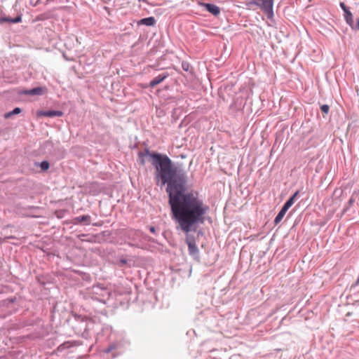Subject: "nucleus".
<instances>
[{
	"instance_id": "nucleus-1",
	"label": "nucleus",
	"mask_w": 359,
	"mask_h": 359,
	"mask_svg": "<svg viewBox=\"0 0 359 359\" xmlns=\"http://www.w3.org/2000/svg\"><path fill=\"white\" fill-rule=\"evenodd\" d=\"M150 157L155 168L154 180L158 186L167 184L168 203L170 205L172 217L178 227L186 233L196 231L204 224L210 210L209 206L199 196L196 191H186L184 186L187 182L185 172L174 166L170 158L158 153H151L149 149L140 152L139 156Z\"/></svg>"
},
{
	"instance_id": "nucleus-2",
	"label": "nucleus",
	"mask_w": 359,
	"mask_h": 359,
	"mask_svg": "<svg viewBox=\"0 0 359 359\" xmlns=\"http://www.w3.org/2000/svg\"><path fill=\"white\" fill-rule=\"evenodd\" d=\"M246 5L259 7L269 19H271L273 17V0H250Z\"/></svg>"
},
{
	"instance_id": "nucleus-3",
	"label": "nucleus",
	"mask_w": 359,
	"mask_h": 359,
	"mask_svg": "<svg viewBox=\"0 0 359 359\" xmlns=\"http://www.w3.org/2000/svg\"><path fill=\"white\" fill-rule=\"evenodd\" d=\"M91 294L92 299L101 302H105L109 299L110 296L109 292L105 288L98 285L93 287Z\"/></svg>"
},
{
	"instance_id": "nucleus-4",
	"label": "nucleus",
	"mask_w": 359,
	"mask_h": 359,
	"mask_svg": "<svg viewBox=\"0 0 359 359\" xmlns=\"http://www.w3.org/2000/svg\"><path fill=\"white\" fill-rule=\"evenodd\" d=\"M186 243L188 245L189 253L191 256H196L198 254V249L196 245L194 237L187 236Z\"/></svg>"
},
{
	"instance_id": "nucleus-5",
	"label": "nucleus",
	"mask_w": 359,
	"mask_h": 359,
	"mask_svg": "<svg viewBox=\"0 0 359 359\" xmlns=\"http://www.w3.org/2000/svg\"><path fill=\"white\" fill-rule=\"evenodd\" d=\"M201 6L204 7L207 11H208L215 16H217L220 14V8L215 4L202 3Z\"/></svg>"
},
{
	"instance_id": "nucleus-6",
	"label": "nucleus",
	"mask_w": 359,
	"mask_h": 359,
	"mask_svg": "<svg viewBox=\"0 0 359 359\" xmlns=\"http://www.w3.org/2000/svg\"><path fill=\"white\" fill-rule=\"evenodd\" d=\"M142 233L139 230H129L127 232V237L132 241L136 243L141 240Z\"/></svg>"
},
{
	"instance_id": "nucleus-7",
	"label": "nucleus",
	"mask_w": 359,
	"mask_h": 359,
	"mask_svg": "<svg viewBox=\"0 0 359 359\" xmlns=\"http://www.w3.org/2000/svg\"><path fill=\"white\" fill-rule=\"evenodd\" d=\"M39 115L46 117H60L63 115V112L62 111L58 110H47L39 112Z\"/></svg>"
},
{
	"instance_id": "nucleus-8",
	"label": "nucleus",
	"mask_w": 359,
	"mask_h": 359,
	"mask_svg": "<svg viewBox=\"0 0 359 359\" xmlns=\"http://www.w3.org/2000/svg\"><path fill=\"white\" fill-rule=\"evenodd\" d=\"M168 76L169 74L166 72L158 75L150 81L149 86L154 88L156 85L163 82L167 77H168Z\"/></svg>"
},
{
	"instance_id": "nucleus-9",
	"label": "nucleus",
	"mask_w": 359,
	"mask_h": 359,
	"mask_svg": "<svg viewBox=\"0 0 359 359\" xmlns=\"http://www.w3.org/2000/svg\"><path fill=\"white\" fill-rule=\"evenodd\" d=\"M91 217L90 215H81L74 218L73 224H84L86 225H88L90 224Z\"/></svg>"
},
{
	"instance_id": "nucleus-10",
	"label": "nucleus",
	"mask_w": 359,
	"mask_h": 359,
	"mask_svg": "<svg viewBox=\"0 0 359 359\" xmlns=\"http://www.w3.org/2000/svg\"><path fill=\"white\" fill-rule=\"evenodd\" d=\"M43 93V88L41 87L34 88L30 90H27L24 92V94L28 95H41Z\"/></svg>"
},
{
	"instance_id": "nucleus-11",
	"label": "nucleus",
	"mask_w": 359,
	"mask_h": 359,
	"mask_svg": "<svg viewBox=\"0 0 359 359\" xmlns=\"http://www.w3.org/2000/svg\"><path fill=\"white\" fill-rule=\"evenodd\" d=\"M299 194V191H297L283 205L282 207L283 208H285L286 210H288V209L294 204L297 196Z\"/></svg>"
},
{
	"instance_id": "nucleus-12",
	"label": "nucleus",
	"mask_w": 359,
	"mask_h": 359,
	"mask_svg": "<svg viewBox=\"0 0 359 359\" xmlns=\"http://www.w3.org/2000/svg\"><path fill=\"white\" fill-rule=\"evenodd\" d=\"M121 347V343L118 341H114L109 344V346L103 351L106 353H112L114 351L118 350Z\"/></svg>"
},
{
	"instance_id": "nucleus-13",
	"label": "nucleus",
	"mask_w": 359,
	"mask_h": 359,
	"mask_svg": "<svg viewBox=\"0 0 359 359\" xmlns=\"http://www.w3.org/2000/svg\"><path fill=\"white\" fill-rule=\"evenodd\" d=\"M156 23V20L154 17H148L141 19L138 24L139 25H144L147 26H153Z\"/></svg>"
},
{
	"instance_id": "nucleus-14",
	"label": "nucleus",
	"mask_w": 359,
	"mask_h": 359,
	"mask_svg": "<svg viewBox=\"0 0 359 359\" xmlns=\"http://www.w3.org/2000/svg\"><path fill=\"white\" fill-rule=\"evenodd\" d=\"M344 18L346 23L351 27L353 28V18L351 12L348 10L344 12Z\"/></svg>"
},
{
	"instance_id": "nucleus-15",
	"label": "nucleus",
	"mask_w": 359,
	"mask_h": 359,
	"mask_svg": "<svg viewBox=\"0 0 359 359\" xmlns=\"http://www.w3.org/2000/svg\"><path fill=\"white\" fill-rule=\"evenodd\" d=\"M287 210H286L285 208H281L278 214L276 215L274 219L275 224H278L280 221L283 219L284 215L287 212Z\"/></svg>"
},
{
	"instance_id": "nucleus-16",
	"label": "nucleus",
	"mask_w": 359,
	"mask_h": 359,
	"mask_svg": "<svg viewBox=\"0 0 359 359\" xmlns=\"http://www.w3.org/2000/svg\"><path fill=\"white\" fill-rule=\"evenodd\" d=\"M21 112V109L19 107H15L13 111H9L5 114V118H8L13 115L18 114Z\"/></svg>"
},
{
	"instance_id": "nucleus-17",
	"label": "nucleus",
	"mask_w": 359,
	"mask_h": 359,
	"mask_svg": "<svg viewBox=\"0 0 359 359\" xmlns=\"http://www.w3.org/2000/svg\"><path fill=\"white\" fill-rule=\"evenodd\" d=\"M182 68L185 72H189L190 69H191V65H190V64L188 62L183 61L182 62Z\"/></svg>"
},
{
	"instance_id": "nucleus-18",
	"label": "nucleus",
	"mask_w": 359,
	"mask_h": 359,
	"mask_svg": "<svg viewBox=\"0 0 359 359\" xmlns=\"http://www.w3.org/2000/svg\"><path fill=\"white\" fill-rule=\"evenodd\" d=\"M40 168L42 170H47L49 168V163L43 161L40 163Z\"/></svg>"
},
{
	"instance_id": "nucleus-19",
	"label": "nucleus",
	"mask_w": 359,
	"mask_h": 359,
	"mask_svg": "<svg viewBox=\"0 0 359 359\" xmlns=\"http://www.w3.org/2000/svg\"><path fill=\"white\" fill-rule=\"evenodd\" d=\"M321 111L327 114L329 112L330 107L327 104H323L320 107Z\"/></svg>"
},
{
	"instance_id": "nucleus-20",
	"label": "nucleus",
	"mask_w": 359,
	"mask_h": 359,
	"mask_svg": "<svg viewBox=\"0 0 359 359\" xmlns=\"http://www.w3.org/2000/svg\"><path fill=\"white\" fill-rule=\"evenodd\" d=\"M11 18L3 17L0 18V23L11 22Z\"/></svg>"
},
{
	"instance_id": "nucleus-21",
	"label": "nucleus",
	"mask_w": 359,
	"mask_h": 359,
	"mask_svg": "<svg viewBox=\"0 0 359 359\" xmlns=\"http://www.w3.org/2000/svg\"><path fill=\"white\" fill-rule=\"evenodd\" d=\"M21 21H22V18L20 15L17 16L15 18H12V20H11L12 23H18V22H20Z\"/></svg>"
},
{
	"instance_id": "nucleus-22",
	"label": "nucleus",
	"mask_w": 359,
	"mask_h": 359,
	"mask_svg": "<svg viewBox=\"0 0 359 359\" xmlns=\"http://www.w3.org/2000/svg\"><path fill=\"white\" fill-rule=\"evenodd\" d=\"M339 6H340L341 8L343 10L344 13L346 12V11L349 10V8L345 5V4L344 2H341L339 4Z\"/></svg>"
},
{
	"instance_id": "nucleus-23",
	"label": "nucleus",
	"mask_w": 359,
	"mask_h": 359,
	"mask_svg": "<svg viewBox=\"0 0 359 359\" xmlns=\"http://www.w3.org/2000/svg\"><path fill=\"white\" fill-rule=\"evenodd\" d=\"M353 29L359 30V18L358 19L357 23L355 25L353 24Z\"/></svg>"
},
{
	"instance_id": "nucleus-24",
	"label": "nucleus",
	"mask_w": 359,
	"mask_h": 359,
	"mask_svg": "<svg viewBox=\"0 0 359 359\" xmlns=\"http://www.w3.org/2000/svg\"><path fill=\"white\" fill-rule=\"evenodd\" d=\"M116 292L120 294H122L123 293H130V291L128 289H126V290L124 292H119L118 290H116Z\"/></svg>"
},
{
	"instance_id": "nucleus-25",
	"label": "nucleus",
	"mask_w": 359,
	"mask_h": 359,
	"mask_svg": "<svg viewBox=\"0 0 359 359\" xmlns=\"http://www.w3.org/2000/svg\"><path fill=\"white\" fill-rule=\"evenodd\" d=\"M149 231H150L151 233H155V231H156V229H155V227H154V226H150V228H149Z\"/></svg>"
},
{
	"instance_id": "nucleus-26",
	"label": "nucleus",
	"mask_w": 359,
	"mask_h": 359,
	"mask_svg": "<svg viewBox=\"0 0 359 359\" xmlns=\"http://www.w3.org/2000/svg\"><path fill=\"white\" fill-rule=\"evenodd\" d=\"M120 262H121V264L122 265H123V264H126L127 263V260L125 259H121Z\"/></svg>"
},
{
	"instance_id": "nucleus-27",
	"label": "nucleus",
	"mask_w": 359,
	"mask_h": 359,
	"mask_svg": "<svg viewBox=\"0 0 359 359\" xmlns=\"http://www.w3.org/2000/svg\"><path fill=\"white\" fill-rule=\"evenodd\" d=\"M70 344V342L67 341V342L64 343L62 346L64 347H69V346H67V344Z\"/></svg>"
},
{
	"instance_id": "nucleus-28",
	"label": "nucleus",
	"mask_w": 359,
	"mask_h": 359,
	"mask_svg": "<svg viewBox=\"0 0 359 359\" xmlns=\"http://www.w3.org/2000/svg\"><path fill=\"white\" fill-rule=\"evenodd\" d=\"M353 202H354V199L353 198H351L349 199L348 203H349L350 205H351Z\"/></svg>"
},
{
	"instance_id": "nucleus-29",
	"label": "nucleus",
	"mask_w": 359,
	"mask_h": 359,
	"mask_svg": "<svg viewBox=\"0 0 359 359\" xmlns=\"http://www.w3.org/2000/svg\"><path fill=\"white\" fill-rule=\"evenodd\" d=\"M139 1L146 2L147 0H138Z\"/></svg>"
},
{
	"instance_id": "nucleus-30",
	"label": "nucleus",
	"mask_w": 359,
	"mask_h": 359,
	"mask_svg": "<svg viewBox=\"0 0 359 359\" xmlns=\"http://www.w3.org/2000/svg\"><path fill=\"white\" fill-rule=\"evenodd\" d=\"M141 163H142V164H144V159H143V158L142 159Z\"/></svg>"
}]
</instances>
